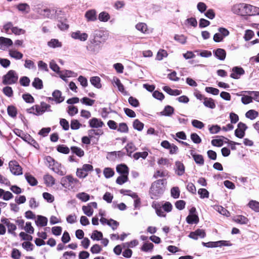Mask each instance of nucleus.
Listing matches in <instances>:
<instances>
[{
	"mask_svg": "<svg viewBox=\"0 0 259 259\" xmlns=\"http://www.w3.org/2000/svg\"><path fill=\"white\" fill-rule=\"evenodd\" d=\"M232 11L235 14L241 16H252L259 14V8L245 4L235 5Z\"/></svg>",
	"mask_w": 259,
	"mask_h": 259,
	"instance_id": "nucleus-1",
	"label": "nucleus"
},
{
	"mask_svg": "<svg viewBox=\"0 0 259 259\" xmlns=\"http://www.w3.org/2000/svg\"><path fill=\"white\" fill-rule=\"evenodd\" d=\"M165 180L159 179L152 183L150 190V194L152 199H158L162 195L165 190Z\"/></svg>",
	"mask_w": 259,
	"mask_h": 259,
	"instance_id": "nucleus-2",
	"label": "nucleus"
},
{
	"mask_svg": "<svg viewBox=\"0 0 259 259\" xmlns=\"http://www.w3.org/2000/svg\"><path fill=\"white\" fill-rule=\"evenodd\" d=\"M18 76L16 71L13 70H9L6 74L3 76L2 82L5 85L13 84L17 82Z\"/></svg>",
	"mask_w": 259,
	"mask_h": 259,
	"instance_id": "nucleus-3",
	"label": "nucleus"
},
{
	"mask_svg": "<svg viewBox=\"0 0 259 259\" xmlns=\"http://www.w3.org/2000/svg\"><path fill=\"white\" fill-rule=\"evenodd\" d=\"M93 171V165L90 164H84L81 168H78L76 170V176L79 178H84L89 172Z\"/></svg>",
	"mask_w": 259,
	"mask_h": 259,
	"instance_id": "nucleus-4",
	"label": "nucleus"
},
{
	"mask_svg": "<svg viewBox=\"0 0 259 259\" xmlns=\"http://www.w3.org/2000/svg\"><path fill=\"white\" fill-rule=\"evenodd\" d=\"M9 166L11 172L14 175L19 176L22 175V168L17 161L15 160L10 161L9 163Z\"/></svg>",
	"mask_w": 259,
	"mask_h": 259,
	"instance_id": "nucleus-5",
	"label": "nucleus"
},
{
	"mask_svg": "<svg viewBox=\"0 0 259 259\" xmlns=\"http://www.w3.org/2000/svg\"><path fill=\"white\" fill-rule=\"evenodd\" d=\"M79 182V181L74 178L71 175H68L62 178L61 183L63 186L67 187L69 185L76 184Z\"/></svg>",
	"mask_w": 259,
	"mask_h": 259,
	"instance_id": "nucleus-6",
	"label": "nucleus"
},
{
	"mask_svg": "<svg viewBox=\"0 0 259 259\" xmlns=\"http://www.w3.org/2000/svg\"><path fill=\"white\" fill-rule=\"evenodd\" d=\"M247 128V127L245 123L242 122H239L237 125V128L235 131V135L240 139L243 138L245 135V131Z\"/></svg>",
	"mask_w": 259,
	"mask_h": 259,
	"instance_id": "nucleus-7",
	"label": "nucleus"
},
{
	"mask_svg": "<svg viewBox=\"0 0 259 259\" xmlns=\"http://www.w3.org/2000/svg\"><path fill=\"white\" fill-rule=\"evenodd\" d=\"M1 222L7 226L9 233L16 236L15 231L16 230L17 227L14 224L11 223L8 219L5 218H2Z\"/></svg>",
	"mask_w": 259,
	"mask_h": 259,
	"instance_id": "nucleus-8",
	"label": "nucleus"
},
{
	"mask_svg": "<svg viewBox=\"0 0 259 259\" xmlns=\"http://www.w3.org/2000/svg\"><path fill=\"white\" fill-rule=\"evenodd\" d=\"M84 17L88 22L96 21L97 20L96 11L94 9L87 11L85 13Z\"/></svg>",
	"mask_w": 259,
	"mask_h": 259,
	"instance_id": "nucleus-9",
	"label": "nucleus"
},
{
	"mask_svg": "<svg viewBox=\"0 0 259 259\" xmlns=\"http://www.w3.org/2000/svg\"><path fill=\"white\" fill-rule=\"evenodd\" d=\"M233 72L230 74V77L234 79H238L240 76L245 73L244 69L242 67H234L232 68Z\"/></svg>",
	"mask_w": 259,
	"mask_h": 259,
	"instance_id": "nucleus-10",
	"label": "nucleus"
},
{
	"mask_svg": "<svg viewBox=\"0 0 259 259\" xmlns=\"http://www.w3.org/2000/svg\"><path fill=\"white\" fill-rule=\"evenodd\" d=\"M71 37L75 39H79L80 41H85L88 38V34L86 33H81L78 30L71 33Z\"/></svg>",
	"mask_w": 259,
	"mask_h": 259,
	"instance_id": "nucleus-11",
	"label": "nucleus"
},
{
	"mask_svg": "<svg viewBox=\"0 0 259 259\" xmlns=\"http://www.w3.org/2000/svg\"><path fill=\"white\" fill-rule=\"evenodd\" d=\"M116 171L120 175L128 176L129 168L125 164H118L116 167Z\"/></svg>",
	"mask_w": 259,
	"mask_h": 259,
	"instance_id": "nucleus-12",
	"label": "nucleus"
},
{
	"mask_svg": "<svg viewBox=\"0 0 259 259\" xmlns=\"http://www.w3.org/2000/svg\"><path fill=\"white\" fill-rule=\"evenodd\" d=\"M190 154L192 155L195 162L200 165H203L204 163V160L203 157L201 154H198L194 152V150H191Z\"/></svg>",
	"mask_w": 259,
	"mask_h": 259,
	"instance_id": "nucleus-13",
	"label": "nucleus"
},
{
	"mask_svg": "<svg viewBox=\"0 0 259 259\" xmlns=\"http://www.w3.org/2000/svg\"><path fill=\"white\" fill-rule=\"evenodd\" d=\"M89 122L90 126L92 128L101 127L104 124V122L101 119L96 117H93L90 119Z\"/></svg>",
	"mask_w": 259,
	"mask_h": 259,
	"instance_id": "nucleus-14",
	"label": "nucleus"
},
{
	"mask_svg": "<svg viewBox=\"0 0 259 259\" xmlns=\"http://www.w3.org/2000/svg\"><path fill=\"white\" fill-rule=\"evenodd\" d=\"M23 135H24L23 140L25 141L28 142L29 144L33 146L36 149H39V145L38 143L29 135H25V134H23Z\"/></svg>",
	"mask_w": 259,
	"mask_h": 259,
	"instance_id": "nucleus-15",
	"label": "nucleus"
},
{
	"mask_svg": "<svg viewBox=\"0 0 259 259\" xmlns=\"http://www.w3.org/2000/svg\"><path fill=\"white\" fill-rule=\"evenodd\" d=\"M214 55L220 60H224L226 57V52L223 49L218 48L213 51Z\"/></svg>",
	"mask_w": 259,
	"mask_h": 259,
	"instance_id": "nucleus-16",
	"label": "nucleus"
},
{
	"mask_svg": "<svg viewBox=\"0 0 259 259\" xmlns=\"http://www.w3.org/2000/svg\"><path fill=\"white\" fill-rule=\"evenodd\" d=\"M50 168L60 176H64L65 175L64 172L62 170L61 164L57 161Z\"/></svg>",
	"mask_w": 259,
	"mask_h": 259,
	"instance_id": "nucleus-17",
	"label": "nucleus"
},
{
	"mask_svg": "<svg viewBox=\"0 0 259 259\" xmlns=\"http://www.w3.org/2000/svg\"><path fill=\"white\" fill-rule=\"evenodd\" d=\"M152 206L155 209L158 216L160 217H165L166 216V214L162 211V207L159 203L154 202L152 203Z\"/></svg>",
	"mask_w": 259,
	"mask_h": 259,
	"instance_id": "nucleus-18",
	"label": "nucleus"
},
{
	"mask_svg": "<svg viewBox=\"0 0 259 259\" xmlns=\"http://www.w3.org/2000/svg\"><path fill=\"white\" fill-rule=\"evenodd\" d=\"M233 221L237 224L241 225L247 224L249 222L248 218L242 215H238L234 217Z\"/></svg>",
	"mask_w": 259,
	"mask_h": 259,
	"instance_id": "nucleus-19",
	"label": "nucleus"
},
{
	"mask_svg": "<svg viewBox=\"0 0 259 259\" xmlns=\"http://www.w3.org/2000/svg\"><path fill=\"white\" fill-rule=\"evenodd\" d=\"M52 95L56 103H60L64 100V98L62 96L61 92L59 90L54 91Z\"/></svg>",
	"mask_w": 259,
	"mask_h": 259,
	"instance_id": "nucleus-20",
	"label": "nucleus"
},
{
	"mask_svg": "<svg viewBox=\"0 0 259 259\" xmlns=\"http://www.w3.org/2000/svg\"><path fill=\"white\" fill-rule=\"evenodd\" d=\"M176 166V173L178 176H182L185 173V167L184 164L179 161L175 163Z\"/></svg>",
	"mask_w": 259,
	"mask_h": 259,
	"instance_id": "nucleus-21",
	"label": "nucleus"
},
{
	"mask_svg": "<svg viewBox=\"0 0 259 259\" xmlns=\"http://www.w3.org/2000/svg\"><path fill=\"white\" fill-rule=\"evenodd\" d=\"M25 177L27 182L31 186H34L37 185L38 183L37 181L32 175L28 172H27L25 174Z\"/></svg>",
	"mask_w": 259,
	"mask_h": 259,
	"instance_id": "nucleus-22",
	"label": "nucleus"
},
{
	"mask_svg": "<svg viewBox=\"0 0 259 259\" xmlns=\"http://www.w3.org/2000/svg\"><path fill=\"white\" fill-rule=\"evenodd\" d=\"M174 112V108L169 105H167L165 107L164 110L160 112V115L165 116H170Z\"/></svg>",
	"mask_w": 259,
	"mask_h": 259,
	"instance_id": "nucleus-23",
	"label": "nucleus"
},
{
	"mask_svg": "<svg viewBox=\"0 0 259 259\" xmlns=\"http://www.w3.org/2000/svg\"><path fill=\"white\" fill-rule=\"evenodd\" d=\"M70 150L73 154H75L79 157H81L84 156V152L80 148L77 146H71Z\"/></svg>",
	"mask_w": 259,
	"mask_h": 259,
	"instance_id": "nucleus-24",
	"label": "nucleus"
},
{
	"mask_svg": "<svg viewBox=\"0 0 259 259\" xmlns=\"http://www.w3.org/2000/svg\"><path fill=\"white\" fill-rule=\"evenodd\" d=\"M48 223V219L46 217L42 215H38L36 221H35L36 224L38 226L45 227L47 226Z\"/></svg>",
	"mask_w": 259,
	"mask_h": 259,
	"instance_id": "nucleus-25",
	"label": "nucleus"
},
{
	"mask_svg": "<svg viewBox=\"0 0 259 259\" xmlns=\"http://www.w3.org/2000/svg\"><path fill=\"white\" fill-rule=\"evenodd\" d=\"M136 28L139 31H140L143 33H149V29L147 25L145 23L140 22L136 25Z\"/></svg>",
	"mask_w": 259,
	"mask_h": 259,
	"instance_id": "nucleus-26",
	"label": "nucleus"
},
{
	"mask_svg": "<svg viewBox=\"0 0 259 259\" xmlns=\"http://www.w3.org/2000/svg\"><path fill=\"white\" fill-rule=\"evenodd\" d=\"M44 179L45 183L47 186H52L55 183V180L51 175H45L44 177Z\"/></svg>",
	"mask_w": 259,
	"mask_h": 259,
	"instance_id": "nucleus-27",
	"label": "nucleus"
},
{
	"mask_svg": "<svg viewBox=\"0 0 259 259\" xmlns=\"http://www.w3.org/2000/svg\"><path fill=\"white\" fill-rule=\"evenodd\" d=\"M199 220V218L196 214H189L186 218V221L189 224H197Z\"/></svg>",
	"mask_w": 259,
	"mask_h": 259,
	"instance_id": "nucleus-28",
	"label": "nucleus"
},
{
	"mask_svg": "<svg viewBox=\"0 0 259 259\" xmlns=\"http://www.w3.org/2000/svg\"><path fill=\"white\" fill-rule=\"evenodd\" d=\"M90 82L92 85L97 89H100L102 87L101 79L98 76L92 77L90 78Z\"/></svg>",
	"mask_w": 259,
	"mask_h": 259,
	"instance_id": "nucleus-29",
	"label": "nucleus"
},
{
	"mask_svg": "<svg viewBox=\"0 0 259 259\" xmlns=\"http://www.w3.org/2000/svg\"><path fill=\"white\" fill-rule=\"evenodd\" d=\"M7 112L8 115L12 118L16 117L18 113L16 107L13 105H10L8 107Z\"/></svg>",
	"mask_w": 259,
	"mask_h": 259,
	"instance_id": "nucleus-30",
	"label": "nucleus"
},
{
	"mask_svg": "<svg viewBox=\"0 0 259 259\" xmlns=\"http://www.w3.org/2000/svg\"><path fill=\"white\" fill-rule=\"evenodd\" d=\"M48 46L52 48H60L62 47V43L58 39L53 38L48 42Z\"/></svg>",
	"mask_w": 259,
	"mask_h": 259,
	"instance_id": "nucleus-31",
	"label": "nucleus"
},
{
	"mask_svg": "<svg viewBox=\"0 0 259 259\" xmlns=\"http://www.w3.org/2000/svg\"><path fill=\"white\" fill-rule=\"evenodd\" d=\"M203 104L205 106L210 108L211 109H213L215 107V104L214 103L213 99L210 98H208L206 97L204 99Z\"/></svg>",
	"mask_w": 259,
	"mask_h": 259,
	"instance_id": "nucleus-32",
	"label": "nucleus"
},
{
	"mask_svg": "<svg viewBox=\"0 0 259 259\" xmlns=\"http://www.w3.org/2000/svg\"><path fill=\"white\" fill-rule=\"evenodd\" d=\"M245 116L247 118L253 120L258 116V112L254 110L251 109L246 113Z\"/></svg>",
	"mask_w": 259,
	"mask_h": 259,
	"instance_id": "nucleus-33",
	"label": "nucleus"
},
{
	"mask_svg": "<svg viewBox=\"0 0 259 259\" xmlns=\"http://www.w3.org/2000/svg\"><path fill=\"white\" fill-rule=\"evenodd\" d=\"M32 86L37 90L41 89L43 88V83L42 80L38 77L34 78L32 83Z\"/></svg>",
	"mask_w": 259,
	"mask_h": 259,
	"instance_id": "nucleus-34",
	"label": "nucleus"
},
{
	"mask_svg": "<svg viewBox=\"0 0 259 259\" xmlns=\"http://www.w3.org/2000/svg\"><path fill=\"white\" fill-rule=\"evenodd\" d=\"M248 205L249 207L255 211V212H259V202L255 200H251L249 202Z\"/></svg>",
	"mask_w": 259,
	"mask_h": 259,
	"instance_id": "nucleus-35",
	"label": "nucleus"
},
{
	"mask_svg": "<svg viewBox=\"0 0 259 259\" xmlns=\"http://www.w3.org/2000/svg\"><path fill=\"white\" fill-rule=\"evenodd\" d=\"M154 247V245L151 242H145L143 244L141 248L142 251L144 252H148L149 251H151L153 250Z\"/></svg>",
	"mask_w": 259,
	"mask_h": 259,
	"instance_id": "nucleus-36",
	"label": "nucleus"
},
{
	"mask_svg": "<svg viewBox=\"0 0 259 259\" xmlns=\"http://www.w3.org/2000/svg\"><path fill=\"white\" fill-rule=\"evenodd\" d=\"M110 18V15L106 12H102L99 14L98 19L100 21L107 22Z\"/></svg>",
	"mask_w": 259,
	"mask_h": 259,
	"instance_id": "nucleus-37",
	"label": "nucleus"
},
{
	"mask_svg": "<svg viewBox=\"0 0 259 259\" xmlns=\"http://www.w3.org/2000/svg\"><path fill=\"white\" fill-rule=\"evenodd\" d=\"M57 150L58 152L65 154H67L70 152L69 148L65 145H58Z\"/></svg>",
	"mask_w": 259,
	"mask_h": 259,
	"instance_id": "nucleus-38",
	"label": "nucleus"
},
{
	"mask_svg": "<svg viewBox=\"0 0 259 259\" xmlns=\"http://www.w3.org/2000/svg\"><path fill=\"white\" fill-rule=\"evenodd\" d=\"M103 174L106 178H110L114 175V171L110 167H106L103 170Z\"/></svg>",
	"mask_w": 259,
	"mask_h": 259,
	"instance_id": "nucleus-39",
	"label": "nucleus"
},
{
	"mask_svg": "<svg viewBox=\"0 0 259 259\" xmlns=\"http://www.w3.org/2000/svg\"><path fill=\"white\" fill-rule=\"evenodd\" d=\"M76 197L83 202H86L90 199V196L85 192H80L76 195Z\"/></svg>",
	"mask_w": 259,
	"mask_h": 259,
	"instance_id": "nucleus-40",
	"label": "nucleus"
},
{
	"mask_svg": "<svg viewBox=\"0 0 259 259\" xmlns=\"http://www.w3.org/2000/svg\"><path fill=\"white\" fill-rule=\"evenodd\" d=\"M82 209L84 213L88 217H91L93 215L94 210L89 204L87 206H83Z\"/></svg>",
	"mask_w": 259,
	"mask_h": 259,
	"instance_id": "nucleus-41",
	"label": "nucleus"
},
{
	"mask_svg": "<svg viewBox=\"0 0 259 259\" xmlns=\"http://www.w3.org/2000/svg\"><path fill=\"white\" fill-rule=\"evenodd\" d=\"M9 55L11 57L16 59H21L23 56L21 52L14 50H10Z\"/></svg>",
	"mask_w": 259,
	"mask_h": 259,
	"instance_id": "nucleus-42",
	"label": "nucleus"
},
{
	"mask_svg": "<svg viewBox=\"0 0 259 259\" xmlns=\"http://www.w3.org/2000/svg\"><path fill=\"white\" fill-rule=\"evenodd\" d=\"M128 181V176L120 175L116 180V183L120 185L123 184Z\"/></svg>",
	"mask_w": 259,
	"mask_h": 259,
	"instance_id": "nucleus-43",
	"label": "nucleus"
},
{
	"mask_svg": "<svg viewBox=\"0 0 259 259\" xmlns=\"http://www.w3.org/2000/svg\"><path fill=\"white\" fill-rule=\"evenodd\" d=\"M133 127L135 129L139 131H141L144 128V123L141 122L138 119H137L133 122Z\"/></svg>",
	"mask_w": 259,
	"mask_h": 259,
	"instance_id": "nucleus-44",
	"label": "nucleus"
},
{
	"mask_svg": "<svg viewBox=\"0 0 259 259\" xmlns=\"http://www.w3.org/2000/svg\"><path fill=\"white\" fill-rule=\"evenodd\" d=\"M167 55V53L165 50L161 49L157 52L156 59L160 61L162 60L163 58L166 57Z\"/></svg>",
	"mask_w": 259,
	"mask_h": 259,
	"instance_id": "nucleus-45",
	"label": "nucleus"
},
{
	"mask_svg": "<svg viewBox=\"0 0 259 259\" xmlns=\"http://www.w3.org/2000/svg\"><path fill=\"white\" fill-rule=\"evenodd\" d=\"M103 238V234L101 232L98 231V230H95L93 231L91 238L93 240H100Z\"/></svg>",
	"mask_w": 259,
	"mask_h": 259,
	"instance_id": "nucleus-46",
	"label": "nucleus"
},
{
	"mask_svg": "<svg viewBox=\"0 0 259 259\" xmlns=\"http://www.w3.org/2000/svg\"><path fill=\"white\" fill-rule=\"evenodd\" d=\"M40 110H41V114H42L46 111H51L50 109L51 106L50 105L44 102H41L40 104Z\"/></svg>",
	"mask_w": 259,
	"mask_h": 259,
	"instance_id": "nucleus-47",
	"label": "nucleus"
},
{
	"mask_svg": "<svg viewBox=\"0 0 259 259\" xmlns=\"http://www.w3.org/2000/svg\"><path fill=\"white\" fill-rule=\"evenodd\" d=\"M148 155V153L146 151L136 152L134 154L133 157L136 160H138L140 158H142V159H145L147 157Z\"/></svg>",
	"mask_w": 259,
	"mask_h": 259,
	"instance_id": "nucleus-48",
	"label": "nucleus"
},
{
	"mask_svg": "<svg viewBox=\"0 0 259 259\" xmlns=\"http://www.w3.org/2000/svg\"><path fill=\"white\" fill-rule=\"evenodd\" d=\"M22 247L26 251H32L33 249L34 245L30 241H25L22 244Z\"/></svg>",
	"mask_w": 259,
	"mask_h": 259,
	"instance_id": "nucleus-49",
	"label": "nucleus"
},
{
	"mask_svg": "<svg viewBox=\"0 0 259 259\" xmlns=\"http://www.w3.org/2000/svg\"><path fill=\"white\" fill-rule=\"evenodd\" d=\"M3 93L8 97H12L13 96V91L11 87L7 86L3 89Z\"/></svg>",
	"mask_w": 259,
	"mask_h": 259,
	"instance_id": "nucleus-50",
	"label": "nucleus"
},
{
	"mask_svg": "<svg viewBox=\"0 0 259 259\" xmlns=\"http://www.w3.org/2000/svg\"><path fill=\"white\" fill-rule=\"evenodd\" d=\"M117 130L120 133H126L128 132V128L126 123L124 122L120 123Z\"/></svg>",
	"mask_w": 259,
	"mask_h": 259,
	"instance_id": "nucleus-51",
	"label": "nucleus"
},
{
	"mask_svg": "<svg viewBox=\"0 0 259 259\" xmlns=\"http://www.w3.org/2000/svg\"><path fill=\"white\" fill-rule=\"evenodd\" d=\"M82 104L88 106H92L95 102V100L91 99L88 97H83L80 100Z\"/></svg>",
	"mask_w": 259,
	"mask_h": 259,
	"instance_id": "nucleus-52",
	"label": "nucleus"
},
{
	"mask_svg": "<svg viewBox=\"0 0 259 259\" xmlns=\"http://www.w3.org/2000/svg\"><path fill=\"white\" fill-rule=\"evenodd\" d=\"M0 44L9 47L13 45V41L10 38L0 37Z\"/></svg>",
	"mask_w": 259,
	"mask_h": 259,
	"instance_id": "nucleus-53",
	"label": "nucleus"
},
{
	"mask_svg": "<svg viewBox=\"0 0 259 259\" xmlns=\"http://www.w3.org/2000/svg\"><path fill=\"white\" fill-rule=\"evenodd\" d=\"M22 98L26 103H33L34 102V98L29 94H23Z\"/></svg>",
	"mask_w": 259,
	"mask_h": 259,
	"instance_id": "nucleus-54",
	"label": "nucleus"
},
{
	"mask_svg": "<svg viewBox=\"0 0 259 259\" xmlns=\"http://www.w3.org/2000/svg\"><path fill=\"white\" fill-rule=\"evenodd\" d=\"M198 193L200 195L201 198H208L209 197V192L206 189H199L198 191Z\"/></svg>",
	"mask_w": 259,
	"mask_h": 259,
	"instance_id": "nucleus-55",
	"label": "nucleus"
},
{
	"mask_svg": "<svg viewBox=\"0 0 259 259\" xmlns=\"http://www.w3.org/2000/svg\"><path fill=\"white\" fill-rule=\"evenodd\" d=\"M174 38L176 41L182 44H185L187 40V37L183 34H176L175 35Z\"/></svg>",
	"mask_w": 259,
	"mask_h": 259,
	"instance_id": "nucleus-56",
	"label": "nucleus"
},
{
	"mask_svg": "<svg viewBox=\"0 0 259 259\" xmlns=\"http://www.w3.org/2000/svg\"><path fill=\"white\" fill-rule=\"evenodd\" d=\"M81 125V124L76 119H73L71 121L70 127L72 130H78Z\"/></svg>",
	"mask_w": 259,
	"mask_h": 259,
	"instance_id": "nucleus-57",
	"label": "nucleus"
},
{
	"mask_svg": "<svg viewBox=\"0 0 259 259\" xmlns=\"http://www.w3.org/2000/svg\"><path fill=\"white\" fill-rule=\"evenodd\" d=\"M192 125L197 128L202 129L204 126V124L197 119H194L192 121Z\"/></svg>",
	"mask_w": 259,
	"mask_h": 259,
	"instance_id": "nucleus-58",
	"label": "nucleus"
},
{
	"mask_svg": "<svg viewBox=\"0 0 259 259\" xmlns=\"http://www.w3.org/2000/svg\"><path fill=\"white\" fill-rule=\"evenodd\" d=\"M60 124L64 130L68 131L69 130V124L68 121L66 119L64 118L60 119Z\"/></svg>",
	"mask_w": 259,
	"mask_h": 259,
	"instance_id": "nucleus-59",
	"label": "nucleus"
},
{
	"mask_svg": "<svg viewBox=\"0 0 259 259\" xmlns=\"http://www.w3.org/2000/svg\"><path fill=\"white\" fill-rule=\"evenodd\" d=\"M19 236L23 240H26L27 241H31L32 240V236L24 232H20Z\"/></svg>",
	"mask_w": 259,
	"mask_h": 259,
	"instance_id": "nucleus-60",
	"label": "nucleus"
},
{
	"mask_svg": "<svg viewBox=\"0 0 259 259\" xmlns=\"http://www.w3.org/2000/svg\"><path fill=\"white\" fill-rule=\"evenodd\" d=\"M128 103L134 107H137L140 105L139 101L135 98L131 96L128 98Z\"/></svg>",
	"mask_w": 259,
	"mask_h": 259,
	"instance_id": "nucleus-61",
	"label": "nucleus"
},
{
	"mask_svg": "<svg viewBox=\"0 0 259 259\" xmlns=\"http://www.w3.org/2000/svg\"><path fill=\"white\" fill-rule=\"evenodd\" d=\"M107 225L111 227L113 230H115L119 226V223L116 221L110 219H109V221L108 222Z\"/></svg>",
	"mask_w": 259,
	"mask_h": 259,
	"instance_id": "nucleus-62",
	"label": "nucleus"
},
{
	"mask_svg": "<svg viewBox=\"0 0 259 259\" xmlns=\"http://www.w3.org/2000/svg\"><path fill=\"white\" fill-rule=\"evenodd\" d=\"M21 256V252L16 248H14L12 250L11 256L14 259H19Z\"/></svg>",
	"mask_w": 259,
	"mask_h": 259,
	"instance_id": "nucleus-63",
	"label": "nucleus"
},
{
	"mask_svg": "<svg viewBox=\"0 0 259 259\" xmlns=\"http://www.w3.org/2000/svg\"><path fill=\"white\" fill-rule=\"evenodd\" d=\"M248 94L252 96V99L259 102V92L258 91H248Z\"/></svg>",
	"mask_w": 259,
	"mask_h": 259,
	"instance_id": "nucleus-64",
	"label": "nucleus"
}]
</instances>
